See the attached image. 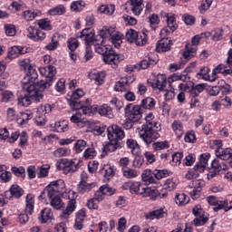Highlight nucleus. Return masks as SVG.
Here are the masks:
<instances>
[{
	"instance_id": "17",
	"label": "nucleus",
	"mask_w": 232,
	"mask_h": 232,
	"mask_svg": "<svg viewBox=\"0 0 232 232\" xmlns=\"http://www.w3.org/2000/svg\"><path fill=\"white\" fill-rule=\"evenodd\" d=\"M5 198H8L9 200L12 198H21L23 197V188H21L17 185H13L8 191H5Z\"/></svg>"
},
{
	"instance_id": "61",
	"label": "nucleus",
	"mask_w": 232,
	"mask_h": 232,
	"mask_svg": "<svg viewBox=\"0 0 232 232\" xmlns=\"http://www.w3.org/2000/svg\"><path fill=\"white\" fill-rule=\"evenodd\" d=\"M37 24L42 30H46L47 32H50V30H52V24L48 18L38 20Z\"/></svg>"
},
{
	"instance_id": "27",
	"label": "nucleus",
	"mask_w": 232,
	"mask_h": 232,
	"mask_svg": "<svg viewBox=\"0 0 232 232\" xmlns=\"http://www.w3.org/2000/svg\"><path fill=\"white\" fill-rule=\"evenodd\" d=\"M70 121L72 122V124H77L79 128H84L88 124V121L82 118V113H81V111H77L76 113L72 114Z\"/></svg>"
},
{
	"instance_id": "11",
	"label": "nucleus",
	"mask_w": 232,
	"mask_h": 232,
	"mask_svg": "<svg viewBox=\"0 0 232 232\" xmlns=\"http://www.w3.org/2000/svg\"><path fill=\"white\" fill-rule=\"evenodd\" d=\"M149 84L153 88V90H160V92H164L168 84V77L166 74H158L154 80L151 82L148 81Z\"/></svg>"
},
{
	"instance_id": "28",
	"label": "nucleus",
	"mask_w": 232,
	"mask_h": 232,
	"mask_svg": "<svg viewBox=\"0 0 232 232\" xmlns=\"http://www.w3.org/2000/svg\"><path fill=\"white\" fill-rule=\"evenodd\" d=\"M81 97H84V91L82 89H77L74 91L71 96L69 101V104L72 110H77V100L81 99Z\"/></svg>"
},
{
	"instance_id": "18",
	"label": "nucleus",
	"mask_w": 232,
	"mask_h": 232,
	"mask_svg": "<svg viewBox=\"0 0 232 232\" xmlns=\"http://www.w3.org/2000/svg\"><path fill=\"white\" fill-rule=\"evenodd\" d=\"M167 213H168V209L166 208V207H161L159 209L149 212L146 215V218H148L149 220H155V218H157L159 220L160 218H164Z\"/></svg>"
},
{
	"instance_id": "42",
	"label": "nucleus",
	"mask_w": 232,
	"mask_h": 232,
	"mask_svg": "<svg viewBox=\"0 0 232 232\" xmlns=\"http://www.w3.org/2000/svg\"><path fill=\"white\" fill-rule=\"evenodd\" d=\"M157 102L155 99L151 97H147L141 101L140 108H143V110H155V106Z\"/></svg>"
},
{
	"instance_id": "44",
	"label": "nucleus",
	"mask_w": 232,
	"mask_h": 232,
	"mask_svg": "<svg viewBox=\"0 0 232 232\" xmlns=\"http://www.w3.org/2000/svg\"><path fill=\"white\" fill-rule=\"evenodd\" d=\"M211 159V154L203 153L200 155L199 163L196 164V166L199 169V171H204L206 168H208V161Z\"/></svg>"
},
{
	"instance_id": "62",
	"label": "nucleus",
	"mask_w": 232,
	"mask_h": 232,
	"mask_svg": "<svg viewBox=\"0 0 232 232\" xmlns=\"http://www.w3.org/2000/svg\"><path fill=\"white\" fill-rule=\"evenodd\" d=\"M138 34L139 33L133 29L128 30L125 34L126 41L131 43L132 44H135V40L137 39Z\"/></svg>"
},
{
	"instance_id": "5",
	"label": "nucleus",
	"mask_w": 232,
	"mask_h": 232,
	"mask_svg": "<svg viewBox=\"0 0 232 232\" xmlns=\"http://www.w3.org/2000/svg\"><path fill=\"white\" fill-rule=\"evenodd\" d=\"M24 90L27 92L28 94L18 98V106H30V104H32V101L39 102L43 99V91L40 89L29 88Z\"/></svg>"
},
{
	"instance_id": "43",
	"label": "nucleus",
	"mask_w": 232,
	"mask_h": 232,
	"mask_svg": "<svg viewBox=\"0 0 232 232\" xmlns=\"http://www.w3.org/2000/svg\"><path fill=\"white\" fill-rule=\"evenodd\" d=\"M48 198L51 200L50 204L52 208H53L54 209H64V203L63 202V199H61L59 195L56 194Z\"/></svg>"
},
{
	"instance_id": "25",
	"label": "nucleus",
	"mask_w": 232,
	"mask_h": 232,
	"mask_svg": "<svg viewBox=\"0 0 232 232\" xmlns=\"http://www.w3.org/2000/svg\"><path fill=\"white\" fill-rule=\"evenodd\" d=\"M218 73H223L224 75H232V67L229 65L219 64L212 71V79L218 75Z\"/></svg>"
},
{
	"instance_id": "40",
	"label": "nucleus",
	"mask_w": 232,
	"mask_h": 232,
	"mask_svg": "<svg viewBox=\"0 0 232 232\" xmlns=\"http://www.w3.org/2000/svg\"><path fill=\"white\" fill-rule=\"evenodd\" d=\"M171 128L178 139H181L184 135V124L180 122V121L175 120L172 124Z\"/></svg>"
},
{
	"instance_id": "38",
	"label": "nucleus",
	"mask_w": 232,
	"mask_h": 232,
	"mask_svg": "<svg viewBox=\"0 0 232 232\" xmlns=\"http://www.w3.org/2000/svg\"><path fill=\"white\" fill-rule=\"evenodd\" d=\"M64 14H66V6L63 5H58L47 11V15L53 17L57 15H64Z\"/></svg>"
},
{
	"instance_id": "20",
	"label": "nucleus",
	"mask_w": 232,
	"mask_h": 232,
	"mask_svg": "<svg viewBox=\"0 0 232 232\" xmlns=\"http://www.w3.org/2000/svg\"><path fill=\"white\" fill-rule=\"evenodd\" d=\"M96 110L102 117H107V119H113V117H115V114H113V109L106 103H103Z\"/></svg>"
},
{
	"instance_id": "60",
	"label": "nucleus",
	"mask_w": 232,
	"mask_h": 232,
	"mask_svg": "<svg viewBox=\"0 0 232 232\" xmlns=\"http://www.w3.org/2000/svg\"><path fill=\"white\" fill-rule=\"evenodd\" d=\"M177 181L173 179H166L164 185H163V189L166 191H173L174 189H177Z\"/></svg>"
},
{
	"instance_id": "41",
	"label": "nucleus",
	"mask_w": 232,
	"mask_h": 232,
	"mask_svg": "<svg viewBox=\"0 0 232 232\" xmlns=\"http://www.w3.org/2000/svg\"><path fill=\"white\" fill-rule=\"evenodd\" d=\"M127 148L130 150L132 155H139L140 153V145L137 142V140L133 139H129L126 141Z\"/></svg>"
},
{
	"instance_id": "46",
	"label": "nucleus",
	"mask_w": 232,
	"mask_h": 232,
	"mask_svg": "<svg viewBox=\"0 0 232 232\" xmlns=\"http://www.w3.org/2000/svg\"><path fill=\"white\" fill-rule=\"evenodd\" d=\"M98 12L104 14V15H113L115 13V5H102L98 7Z\"/></svg>"
},
{
	"instance_id": "31",
	"label": "nucleus",
	"mask_w": 232,
	"mask_h": 232,
	"mask_svg": "<svg viewBox=\"0 0 232 232\" xmlns=\"http://www.w3.org/2000/svg\"><path fill=\"white\" fill-rule=\"evenodd\" d=\"M43 13L39 9H28L23 12L24 21H34L35 17H41Z\"/></svg>"
},
{
	"instance_id": "10",
	"label": "nucleus",
	"mask_w": 232,
	"mask_h": 232,
	"mask_svg": "<svg viewBox=\"0 0 232 232\" xmlns=\"http://www.w3.org/2000/svg\"><path fill=\"white\" fill-rule=\"evenodd\" d=\"M34 49L32 47L14 45L12 46L7 53L9 59H17L19 55H24L25 53H32Z\"/></svg>"
},
{
	"instance_id": "48",
	"label": "nucleus",
	"mask_w": 232,
	"mask_h": 232,
	"mask_svg": "<svg viewBox=\"0 0 232 232\" xmlns=\"http://www.w3.org/2000/svg\"><path fill=\"white\" fill-rule=\"evenodd\" d=\"M84 6H86V2L83 0L74 1L70 5L71 12H82V10H84Z\"/></svg>"
},
{
	"instance_id": "33",
	"label": "nucleus",
	"mask_w": 232,
	"mask_h": 232,
	"mask_svg": "<svg viewBox=\"0 0 232 232\" xmlns=\"http://www.w3.org/2000/svg\"><path fill=\"white\" fill-rule=\"evenodd\" d=\"M206 37H211L212 41L218 42L222 41L224 37V29L222 28H216L212 30L210 33H205Z\"/></svg>"
},
{
	"instance_id": "4",
	"label": "nucleus",
	"mask_w": 232,
	"mask_h": 232,
	"mask_svg": "<svg viewBox=\"0 0 232 232\" xmlns=\"http://www.w3.org/2000/svg\"><path fill=\"white\" fill-rule=\"evenodd\" d=\"M81 166H82V160L79 159H63L56 164L57 169L63 171L64 175L75 173Z\"/></svg>"
},
{
	"instance_id": "19",
	"label": "nucleus",
	"mask_w": 232,
	"mask_h": 232,
	"mask_svg": "<svg viewBox=\"0 0 232 232\" xmlns=\"http://www.w3.org/2000/svg\"><path fill=\"white\" fill-rule=\"evenodd\" d=\"M88 78L91 81H94L97 86L104 84V79H106V72H92L88 74Z\"/></svg>"
},
{
	"instance_id": "57",
	"label": "nucleus",
	"mask_w": 232,
	"mask_h": 232,
	"mask_svg": "<svg viewBox=\"0 0 232 232\" xmlns=\"http://www.w3.org/2000/svg\"><path fill=\"white\" fill-rule=\"evenodd\" d=\"M86 146H88V143L84 140H78L73 146V150L75 153H82L84 150H86Z\"/></svg>"
},
{
	"instance_id": "6",
	"label": "nucleus",
	"mask_w": 232,
	"mask_h": 232,
	"mask_svg": "<svg viewBox=\"0 0 232 232\" xmlns=\"http://www.w3.org/2000/svg\"><path fill=\"white\" fill-rule=\"evenodd\" d=\"M215 154L217 159L213 160L211 166L214 169L220 171V169H224V168H222L223 163H221L220 160H229V159H232V149H218L215 150Z\"/></svg>"
},
{
	"instance_id": "15",
	"label": "nucleus",
	"mask_w": 232,
	"mask_h": 232,
	"mask_svg": "<svg viewBox=\"0 0 232 232\" xmlns=\"http://www.w3.org/2000/svg\"><path fill=\"white\" fill-rule=\"evenodd\" d=\"M171 44H173V40H171V38H161L156 44V52L159 53L162 52H169V50H171Z\"/></svg>"
},
{
	"instance_id": "13",
	"label": "nucleus",
	"mask_w": 232,
	"mask_h": 232,
	"mask_svg": "<svg viewBox=\"0 0 232 232\" xmlns=\"http://www.w3.org/2000/svg\"><path fill=\"white\" fill-rule=\"evenodd\" d=\"M78 37L84 41L86 46H92L95 41V32L92 28H85L80 33Z\"/></svg>"
},
{
	"instance_id": "37",
	"label": "nucleus",
	"mask_w": 232,
	"mask_h": 232,
	"mask_svg": "<svg viewBox=\"0 0 232 232\" xmlns=\"http://www.w3.org/2000/svg\"><path fill=\"white\" fill-rule=\"evenodd\" d=\"M197 79H202L203 81H210V82H215L217 77L209 76V69L208 67H202L199 72L196 74Z\"/></svg>"
},
{
	"instance_id": "34",
	"label": "nucleus",
	"mask_w": 232,
	"mask_h": 232,
	"mask_svg": "<svg viewBox=\"0 0 232 232\" xmlns=\"http://www.w3.org/2000/svg\"><path fill=\"white\" fill-rule=\"evenodd\" d=\"M114 90L115 92L126 93V92L131 90V87L130 85V82H128V79L124 78L115 83Z\"/></svg>"
},
{
	"instance_id": "8",
	"label": "nucleus",
	"mask_w": 232,
	"mask_h": 232,
	"mask_svg": "<svg viewBox=\"0 0 232 232\" xmlns=\"http://www.w3.org/2000/svg\"><path fill=\"white\" fill-rule=\"evenodd\" d=\"M107 137L111 142H119V140H122V139L126 137V134L121 127L117 124H113L108 127Z\"/></svg>"
},
{
	"instance_id": "59",
	"label": "nucleus",
	"mask_w": 232,
	"mask_h": 232,
	"mask_svg": "<svg viewBox=\"0 0 232 232\" xmlns=\"http://www.w3.org/2000/svg\"><path fill=\"white\" fill-rule=\"evenodd\" d=\"M143 197H150V200H157L159 198V190L151 189V188H145Z\"/></svg>"
},
{
	"instance_id": "32",
	"label": "nucleus",
	"mask_w": 232,
	"mask_h": 232,
	"mask_svg": "<svg viewBox=\"0 0 232 232\" xmlns=\"http://www.w3.org/2000/svg\"><path fill=\"white\" fill-rule=\"evenodd\" d=\"M119 148H121V145H119V142L109 140L103 145L102 150L104 155H108V153H113L117 151Z\"/></svg>"
},
{
	"instance_id": "1",
	"label": "nucleus",
	"mask_w": 232,
	"mask_h": 232,
	"mask_svg": "<svg viewBox=\"0 0 232 232\" xmlns=\"http://www.w3.org/2000/svg\"><path fill=\"white\" fill-rule=\"evenodd\" d=\"M146 124H143L141 128H138L137 131L139 133L140 139L145 142V144H151L154 140H157L160 134V123L157 122L155 120V115L153 112H150L145 117Z\"/></svg>"
},
{
	"instance_id": "64",
	"label": "nucleus",
	"mask_w": 232,
	"mask_h": 232,
	"mask_svg": "<svg viewBox=\"0 0 232 232\" xmlns=\"http://www.w3.org/2000/svg\"><path fill=\"white\" fill-rule=\"evenodd\" d=\"M80 43L77 38H69L67 41L68 48L71 52H75Z\"/></svg>"
},
{
	"instance_id": "39",
	"label": "nucleus",
	"mask_w": 232,
	"mask_h": 232,
	"mask_svg": "<svg viewBox=\"0 0 232 232\" xmlns=\"http://www.w3.org/2000/svg\"><path fill=\"white\" fill-rule=\"evenodd\" d=\"M198 49L189 44H187L185 46V50L183 52V57L184 59H186L187 61H189V59H193V57H195V55H197V51Z\"/></svg>"
},
{
	"instance_id": "47",
	"label": "nucleus",
	"mask_w": 232,
	"mask_h": 232,
	"mask_svg": "<svg viewBox=\"0 0 232 232\" xmlns=\"http://www.w3.org/2000/svg\"><path fill=\"white\" fill-rule=\"evenodd\" d=\"M114 32H115V27L104 26L100 31V37H102V39H107L108 41H110V39L113 35Z\"/></svg>"
},
{
	"instance_id": "58",
	"label": "nucleus",
	"mask_w": 232,
	"mask_h": 232,
	"mask_svg": "<svg viewBox=\"0 0 232 232\" xmlns=\"http://www.w3.org/2000/svg\"><path fill=\"white\" fill-rule=\"evenodd\" d=\"M175 202L178 206H186V204L189 203V197L186 194H178L175 198Z\"/></svg>"
},
{
	"instance_id": "50",
	"label": "nucleus",
	"mask_w": 232,
	"mask_h": 232,
	"mask_svg": "<svg viewBox=\"0 0 232 232\" xmlns=\"http://www.w3.org/2000/svg\"><path fill=\"white\" fill-rule=\"evenodd\" d=\"M48 173H50V165L44 164L39 167L36 170V175L38 179H44V177H48Z\"/></svg>"
},
{
	"instance_id": "14",
	"label": "nucleus",
	"mask_w": 232,
	"mask_h": 232,
	"mask_svg": "<svg viewBox=\"0 0 232 232\" xmlns=\"http://www.w3.org/2000/svg\"><path fill=\"white\" fill-rule=\"evenodd\" d=\"M77 209V200L70 199L67 202L66 208L60 214V218L63 221H68L72 213H73Z\"/></svg>"
},
{
	"instance_id": "24",
	"label": "nucleus",
	"mask_w": 232,
	"mask_h": 232,
	"mask_svg": "<svg viewBox=\"0 0 232 232\" xmlns=\"http://www.w3.org/2000/svg\"><path fill=\"white\" fill-rule=\"evenodd\" d=\"M34 119V112L32 111L26 110L20 113L18 119H16L17 124L20 126H26L28 124V121Z\"/></svg>"
},
{
	"instance_id": "29",
	"label": "nucleus",
	"mask_w": 232,
	"mask_h": 232,
	"mask_svg": "<svg viewBox=\"0 0 232 232\" xmlns=\"http://www.w3.org/2000/svg\"><path fill=\"white\" fill-rule=\"evenodd\" d=\"M130 9L134 15H139L144 10V0H130Z\"/></svg>"
},
{
	"instance_id": "23",
	"label": "nucleus",
	"mask_w": 232,
	"mask_h": 232,
	"mask_svg": "<svg viewBox=\"0 0 232 232\" xmlns=\"http://www.w3.org/2000/svg\"><path fill=\"white\" fill-rule=\"evenodd\" d=\"M141 180L145 184H157V179H155V172L150 169H146L141 173Z\"/></svg>"
},
{
	"instance_id": "7",
	"label": "nucleus",
	"mask_w": 232,
	"mask_h": 232,
	"mask_svg": "<svg viewBox=\"0 0 232 232\" xmlns=\"http://www.w3.org/2000/svg\"><path fill=\"white\" fill-rule=\"evenodd\" d=\"M124 115L131 122H139L142 119V111L140 105L129 103L124 108Z\"/></svg>"
},
{
	"instance_id": "22",
	"label": "nucleus",
	"mask_w": 232,
	"mask_h": 232,
	"mask_svg": "<svg viewBox=\"0 0 232 232\" xmlns=\"http://www.w3.org/2000/svg\"><path fill=\"white\" fill-rule=\"evenodd\" d=\"M39 72L41 75H43L46 79H49L50 81L54 79L57 73V71L53 65H49L47 67H40Z\"/></svg>"
},
{
	"instance_id": "53",
	"label": "nucleus",
	"mask_w": 232,
	"mask_h": 232,
	"mask_svg": "<svg viewBox=\"0 0 232 232\" xmlns=\"http://www.w3.org/2000/svg\"><path fill=\"white\" fill-rule=\"evenodd\" d=\"M164 17H167V26L171 30H177L179 25H177V20L175 18V14H169L165 13Z\"/></svg>"
},
{
	"instance_id": "49",
	"label": "nucleus",
	"mask_w": 232,
	"mask_h": 232,
	"mask_svg": "<svg viewBox=\"0 0 232 232\" xmlns=\"http://www.w3.org/2000/svg\"><path fill=\"white\" fill-rule=\"evenodd\" d=\"M200 169L195 165L192 169H189L185 174V179L187 180H193V179L198 178V172H200Z\"/></svg>"
},
{
	"instance_id": "63",
	"label": "nucleus",
	"mask_w": 232,
	"mask_h": 232,
	"mask_svg": "<svg viewBox=\"0 0 232 232\" xmlns=\"http://www.w3.org/2000/svg\"><path fill=\"white\" fill-rule=\"evenodd\" d=\"M82 157L83 159H93L97 157V150L93 147H89L84 150Z\"/></svg>"
},
{
	"instance_id": "35",
	"label": "nucleus",
	"mask_w": 232,
	"mask_h": 232,
	"mask_svg": "<svg viewBox=\"0 0 232 232\" xmlns=\"http://www.w3.org/2000/svg\"><path fill=\"white\" fill-rule=\"evenodd\" d=\"M34 206L35 196H34V194H27L25 198V213L28 215H33Z\"/></svg>"
},
{
	"instance_id": "52",
	"label": "nucleus",
	"mask_w": 232,
	"mask_h": 232,
	"mask_svg": "<svg viewBox=\"0 0 232 232\" xmlns=\"http://www.w3.org/2000/svg\"><path fill=\"white\" fill-rule=\"evenodd\" d=\"M53 155L57 159L61 157H70V155H72V150L66 147H61L53 151Z\"/></svg>"
},
{
	"instance_id": "45",
	"label": "nucleus",
	"mask_w": 232,
	"mask_h": 232,
	"mask_svg": "<svg viewBox=\"0 0 232 232\" xmlns=\"http://www.w3.org/2000/svg\"><path fill=\"white\" fill-rule=\"evenodd\" d=\"M53 131H56L57 133H66L68 131V121H56L53 125Z\"/></svg>"
},
{
	"instance_id": "56",
	"label": "nucleus",
	"mask_w": 232,
	"mask_h": 232,
	"mask_svg": "<svg viewBox=\"0 0 232 232\" xmlns=\"http://www.w3.org/2000/svg\"><path fill=\"white\" fill-rule=\"evenodd\" d=\"M121 173L125 179H137L139 177V172L129 167L121 170Z\"/></svg>"
},
{
	"instance_id": "3",
	"label": "nucleus",
	"mask_w": 232,
	"mask_h": 232,
	"mask_svg": "<svg viewBox=\"0 0 232 232\" xmlns=\"http://www.w3.org/2000/svg\"><path fill=\"white\" fill-rule=\"evenodd\" d=\"M66 189V183L63 179L51 181L41 194V198H52L55 195H61Z\"/></svg>"
},
{
	"instance_id": "36",
	"label": "nucleus",
	"mask_w": 232,
	"mask_h": 232,
	"mask_svg": "<svg viewBox=\"0 0 232 232\" xmlns=\"http://www.w3.org/2000/svg\"><path fill=\"white\" fill-rule=\"evenodd\" d=\"M134 44H136V46L148 44V30L143 29L141 32L138 33Z\"/></svg>"
},
{
	"instance_id": "26",
	"label": "nucleus",
	"mask_w": 232,
	"mask_h": 232,
	"mask_svg": "<svg viewBox=\"0 0 232 232\" xmlns=\"http://www.w3.org/2000/svg\"><path fill=\"white\" fill-rule=\"evenodd\" d=\"M115 171H117L115 166L104 165L102 169L104 182H109V180H111V178L115 177Z\"/></svg>"
},
{
	"instance_id": "30",
	"label": "nucleus",
	"mask_w": 232,
	"mask_h": 232,
	"mask_svg": "<svg viewBox=\"0 0 232 232\" xmlns=\"http://www.w3.org/2000/svg\"><path fill=\"white\" fill-rule=\"evenodd\" d=\"M97 186V183L95 182H79L77 186V190L80 195H84L86 193H90L93 188Z\"/></svg>"
},
{
	"instance_id": "9",
	"label": "nucleus",
	"mask_w": 232,
	"mask_h": 232,
	"mask_svg": "<svg viewBox=\"0 0 232 232\" xmlns=\"http://www.w3.org/2000/svg\"><path fill=\"white\" fill-rule=\"evenodd\" d=\"M121 61H124V55L116 53L113 48H111L103 58V62L106 64H111V66H113V68H116Z\"/></svg>"
},
{
	"instance_id": "51",
	"label": "nucleus",
	"mask_w": 232,
	"mask_h": 232,
	"mask_svg": "<svg viewBox=\"0 0 232 232\" xmlns=\"http://www.w3.org/2000/svg\"><path fill=\"white\" fill-rule=\"evenodd\" d=\"M149 23L151 30L155 31L159 28V24H160V18L157 14H152L149 16Z\"/></svg>"
},
{
	"instance_id": "54",
	"label": "nucleus",
	"mask_w": 232,
	"mask_h": 232,
	"mask_svg": "<svg viewBox=\"0 0 232 232\" xmlns=\"http://www.w3.org/2000/svg\"><path fill=\"white\" fill-rule=\"evenodd\" d=\"M168 149H169V141L168 140L156 141L152 144V150H154V151H162V150Z\"/></svg>"
},
{
	"instance_id": "21",
	"label": "nucleus",
	"mask_w": 232,
	"mask_h": 232,
	"mask_svg": "<svg viewBox=\"0 0 232 232\" xmlns=\"http://www.w3.org/2000/svg\"><path fill=\"white\" fill-rule=\"evenodd\" d=\"M53 218V212L52 211V208H45L41 210L38 220L41 222V224H46L47 222H50Z\"/></svg>"
},
{
	"instance_id": "2",
	"label": "nucleus",
	"mask_w": 232,
	"mask_h": 232,
	"mask_svg": "<svg viewBox=\"0 0 232 232\" xmlns=\"http://www.w3.org/2000/svg\"><path fill=\"white\" fill-rule=\"evenodd\" d=\"M26 75L22 80V88L23 90H46V88H49L50 82L46 81H40L35 82V80L38 77L37 71L34 68V66H31L29 69L25 71Z\"/></svg>"
},
{
	"instance_id": "55",
	"label": "nucleus",
	"mask_w": 232,
	"mask_h": 232,
	"mask_svg": "<svg viewBox=\"0 0 232 232\" xmlns=\"http://www.w3.org/2000/svg\"><path fill=\"white\" fill-rule=\"evenodd\" d=\"M109 41L114 44L115 48H117V46H121V43H122V34L115 30Z\"/></svg>"
},
{
	"instance_id": "12",
	"label": "nucleus",
	"mask_w": 232,
	"mask_h": 232,
	"mask_svg": "<svg viewBox=\"0 0 232 232\" xmlns=\"http://www.w3.org/2000/svg\"><path fill=\"white\" fill-rule=\"evenodd\" d=\"M114 193L115 189L109 185H103L95 192L94 197H96L98 202H102L106 197H111V195H113Z\"/></svg>"
},
{
	"instance_id": "16",
	"label": "nucleus",
	"mask_w": 232,
	"mask_h": 232,
	"mask_svg": "<svg viewBox=\"0 0 232 232\" xmlns=\"http://www.w3.org/2000/svg\"><path fill=\"white\" fill-rule=\"evenodd\" d=\"M130 193L132 195H144V191L146 190V187L139 182V181H133L130 183H128Z\"/></svg>"
}]
</instances>
